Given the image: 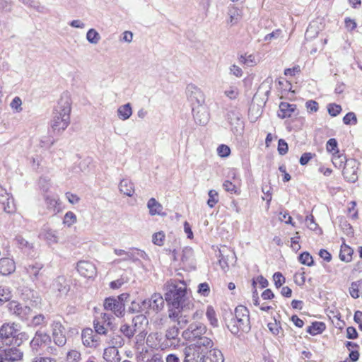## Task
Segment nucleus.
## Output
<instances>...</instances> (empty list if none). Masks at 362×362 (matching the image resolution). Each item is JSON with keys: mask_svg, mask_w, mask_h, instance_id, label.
I'll list each match as a JSON object with an SVG mask.
<instances>
[{"mask_svg": "<svg viewBox=\"0 0 362 362\" xmlns=\"http://www.w3.org/2000/svg\"><path fill=\"white\" fill-rule=\"evenodd\" d=\"M268 328L270 332L276 336H283V330L281 326L275 321L274 322H269L268 324Z\"/></svg>", "mask_w": 362, "mask_h": 362, "instance_id": "49", "label": "nucleus"}, {"mask_svg": "<svg viewBox=\"0 0 362 362\" xmlns=\"http://www.w3.org/2000/svg\"><path fill=\"white\" fill-rule=\"evenodd\" d=\"M117 116L122 120L128 119L132 115V108L130 103L119 106L117 109Z\"/></svg>", "mask_w": 362, "mask_h": 362, "instance_id": "31", "label": "nucleus"}, {"mask_svg": "<svg viewBox=\"0 0 362 362\" xmlns=\"http://www.w3.org/2000/svg\"><path fill=\"white\" fill-rule=\"evenodd\" d=\"M217 153L221 157H227L230 153V149L228 146L221 144L217 148Z\"/></svg>", "mask_w": 362, "mask_h": 362, "instance_id": "56", "label": "nucleus"}, {"mask_svg": "<svg viewBox=\"0 0 362 362\" xmlns=\"http://www.w3.org/2000/svg\"><path fill=\"white\" fill-rule=\"evenodd\" d=\"M71 100L68 93H64L52 113L50 127L55 134H61L70 124Z\"/></svg>", "mask_w": 362, "mask_h": 362, "instance_id": "1", "label": "nucleus"}, {"mask_svg": "<svg viewBox=\"0 0 362 362\" xmlns=\"http://www.w3.org/2000/svg\"><path fill=\"white\" fill-rule=\"evenodd\" d=\"M325 329V323L322 322H315L307 329V332L311 335H317L322 333Z\"/></svg>", "mask_w": 362, "mask_h": 362, "instance_id": "35", "label": "nucleus"}, {"mask_svg": "<svg viewBox=\"0 0 362 362\" xmlns=\"http://www.w3.org/2000/svg\"><path fill=\"white\" fill-rule=\"evenodd\" d=\"M81 360V353L75 349L70 350L66 354V362H80Z\"/></svg>", "mask_w": 362, "mask_h": 362, "instance_id": "42", "label": "nucleus"}, {"mask_svg": "<svg viewBox=\"0 0 362 362\" xmlns=\"http://www.w3.org/2000/svg\"><path fill=\"white\" fill-rule=\"evenodd\" d=\"M81 339L83 344L88 347L96 348L100 345L99 338L94 334L90 328H86L82 331Z\"/></svg>", "mask_w": 362, "mask_h": 362, "instance_id": "18", "label": "nucleus"}, {"mask_svg": "<svg viewBox=\"0 0 362 362\" xmlns=\"http://www.w3.org/2000/svg\"><path fill=\"white\" fill-rule=\"evenodd\" d=\"M343 122L345 124H356L357 119L356 115L354 112L347 113L343 118Z\"/></svg>", "mask_w": 362, "mask_h": 362, "instance_id": "57", "label": "nucleus"}, {"mask_svg": "<svg viewBox=\"0 0 362 362\" xmlns=\"http://www.w3.org/2000/svg\"><path fill=\"white\" fill-rule=\"evenodd\" d=\"M105 341L109 346L117 348L122 347L126 343V340L119 331L109 333L106 337Z\"/></svg>", "mask_w": 362, "mask_h": 362, "instance_id": "23", "label": "nucleus"}, {"mask_svg": "<svg viewBox=\"0 0 362 362\" xmlns=\"http://www.w3.org/2000/svg\"><path fill=\"white\" fill-rule=\"evenodd\" d=\"M327 111L331 116L336 117L341 111V107L335 103H330L327 106Z\"/></svg>", "mask_w": 362, "mask_h": 362, "instance_id": "52", "label": "nucleus"}, {"mask_svg": "<svg viewBox=\"0 0 362 362\" xmlns=\"http://www.w3.org/2000/svg\"><path fill=\"white\" fill-rule=\"evenodd\" d=\"M359 163L353 158L346 160L344 165L343 176L348 182H355L358 180V169Z\"/></svg>", "mask_w": 362, "mask_h": 362, "instance_id": "9", "label": "nucleus"}, {"mask_svg": "<svg viewBox=\"0 0 362 362\" xmlns=\"http://www.w3.org/2000/svg\"><path fill=\"white\" fill-rule=\"evenodd\" d=\"M288 144L285 140L281 139L278 142V152L280 155H285L288 152Z\"/></svg>", "mask_w": 362, "mask_h": 362, "instance_id": "60", "label": "nucleus"}, {"mask_svg": "<svg viewBox=\"0 0 362 362\" xmlns=\"http://www.w3.org/2000/svg\"><path fill=\"white\" fill-rule=\"evenodd\" d=\"M117 349L111 346L105 348L103 353V358L107 362H119L121 358Z\"/></svg>", "mask_w": 362, "mask_h": 362, "instance_id": "27", "label": "nucleus"}, {"mask_svg": "<svg viewBox=\"0 0 362 362\" xmlns=\"http://www.w3.org/2000/svg\"><path fill=\"white\" fill-rule=\"evenodd\" d=\"M76 268L78 273L86 278L91 279L97 275L96 267L89 261H79Z\"/></svg>", "mask_w": 362, "mask_h": 362, "instance_id": "15", "label": "nucleus"}, {"mask_svg": "<svg viewBox=\"0 0 362 362\" xmlns=\"http://www.w3.org/2000/svg\"><path fill=\"white\" fill-rule=\"evenodd\" d=\"M28 339V336L26 332L18 330L11 341L14 345L19 346L23 341H27Z\"/></svg>", "mask_w": 362, "mask_h": 362, "instance_id": "41", "label": "nucleus"}, {"mask_svg": "<svg viewBox=\"0 0 362 362\" xmlns=\"http://www.w3.org/2000/svg\"><path fill=\"white\" fill-rule=\"evenodd\" d=\"M16 264L12 259L3 257L0 259V274L8 275L14 272Z\"/></svg>", "mask_w": 362, "mask_h": 362, "instance_id": "25", "label": "nucleus"}, {"mask_svg": "<svg viewBox=\"0 0 362 362\" xmlns=\"http://www.w3.org/2000/svg\"><path fill=\"white\" fill-rule=\"evenodd\" d=\"M165 235L163 232H158L153 235V242L155 245H163L164 241Z\"/></svg>", "mask_w": 362, "mask_h": 362, "instance_id": "59", "label": "nucleus"}, {"mask_svg": "<svg viewBox=\"0 0 362 362\" xmlns=\"http://www.w3.org/2000/svg\"><path fill=\"white\" fill-rule=\"evenodd\" d=\"M147 208L149 210V214L151 216H165V213L163 212V206L155 198H151L148 201Z\"/></svg>", "mask_w": 362, "mask_h": 362, "instance_id": "26", "label": "nucleus"}, {"mask_svg": "<svg viewBox=\"0 0 362 362\" xmlns=\"http://www.w3.org/2000/svg\"><path fill=\"white\" fill-rule=\"evenodd\" d=\"M18 330V325L14 322L4 323L0 327V338L5 340L6 344H8V341L11 344V339H13Z\"/></svg>", "mask_w": 362, "mask_h": 362, "instance_id": "14", "label": "nucleus"}, {"mask_svg": "<svg viewBox=\"0 0 362 362\" xmlns=\"http://www.w3.org/2000/svg\"><path fill=\"white\" fill-rule=\"evenodd\" d=\"M105 325L103 322H100L98 320H95L93 322L95 331L98 334L100 335H107L108 334L107 328L105 327Z\"/></svg>", "mask_w": 362, "mask_h": 362, "instance_id": "43", "label": "nucleus"}, {"mask_svg": "<svg viewBox=\"0 0 362 362\" xmlns=\"http://www.w3.org/2000/svg\"><path fill=\"white\" fill-rule=\"evenodd\" d=\"M52 338L58 346H63L66 343V330L59 321H54L52 325Z\"/></svg>", "mask_w": 362, "mask_h": 362, "instance_id": "12", "label": "nucleus"}, {"mask_svg": "<svg viewBox=\"0 0 362 362\" xmlns=\"http://www.w3.org/2000/svg\"><path fill=\"white\" fill-rule=\"evenodd\" d=\"M23 357V352L16 347L4 349L0 352V362H19Z\"/></svg>", "mask_w": 362, "mask_h": 362, "instance_id": "11", "label": "nucleus"}, {"mask_svg": "<svg viewBox=\"0 0 362 362\" xmlns=\"http://www.w3.org/2000/svg\"><path fill=\"white\" fill-rule=\"evenodd\" d=\"M210 349H200L194 346H187L183 349V362H204L206 354Z\"/></svg>", "mask_w": 362, "mask_h": 362, "instance_id": "6", "label": "nucleus"}, {"mask_svg": "<svg viewBox=\"0 0 362 362\" xmlns=\"http://www.w3.org/2000/svg\"><path fill=\"white\" fill-rule=\"evenodd\" d=\"M179 334V328L176 325L170 327L165 331V337L168 340L175 339Z\"/></svg>", "mask_w": 362, "mask_h": 362, "instance_id": "47", "label": "nucleus"}, {"mask_svg": "<svg viewBox=\"0 0 362 362\" xmlns=\"http://www.w3.org/2000/svg\"><path fill=\"white\" fill-rule=\"evenodd\" d=\"M297 110L295 104H291L287 102H281L279 104V110L278 111V117L284 119L291 117Z\"/></svg>", "mask_w": 362, "mask_h": 362, "instance_id": "22", "label": "nucleus"}, {"mask_svg": "<svg viewBox=\"0 0 362 362\" xmlns=\"http://www.w3.org/2000/svg\"><path fill=\"white\" fill-rule=\"evenodd\" d=\"M86 39L90 43L96 45L100 40V35L95 29L91 28L87 32Z\"/></svg>", "mask_w": 362, "mask_h": 362, "instance_id": "40", "label": "nucleus"}, {"mask_svg": "<svg viewBox=\"0 0 362 362\" xmlns=\"http://www.w3.org/2000/svg\"><path fill=\"white\" fill-rule=\"evenodd\" d=\"M165 299L170 308H189L193 304L187 296V285L184 281L170 280L165 284Z\"/></svg>", "mask_w": 362, "mask_h": 362, "instance_id": "2", "label": "nucleus"}, {"mask_svg": "<svg viewBox=\"0 0 362 362\" xmlns=\"http://www.w3.org/2000/svg\"><path fill=\"white\" fill-rule=\"evenodd\" d=\"M349 159H346V156L343 154H339V151L333 153L332 156V163L337 168H341L344 164L346 163V160Z\"/></svg>", "mask_w": 362, "mask_h": 362, "instance_id": "37", "label": "nucleus"}, {"mask_svg": "<svg viewBox=\"0 0 362 362\" xmlns=\"http://www.w3.org/2000/svg\"><path fill=\"white\" fill-rule=\"evenodd\" d=\"M226 325L233 334H238L240 332H248L251 329L248 309L243 305L237 306L235 309L234 316Z\"/></svg>", "mask_w": 362, "mask_h": 362, "instance_id": "4", "label": "nucleus"}, {"mask_svg": "<svg viewBox=\"0 0 362 362\" xmlns=\"http://www.w3.org/2000/svg\"><path fill=\"white\" fill-rule=\"evenodd\" d=\"M326 148L328 152H333L338 151L337 149V141L335 139H329L326 145Z\"/></svg>", "mask_w": 362, "mask_h": 362, "instance_id": "63", "label": "nucleus"}, {"mask_svg": "<svg viewBox=\"0 0 362 362\" xmlns=\"http://www.w3.org/2000/svg\"><path fill=\"white\" fill-rule=\"evenodd\" d=\"M186 95L190 102L192 107L203 105L205 103V96L199 88L193 83H189L186 88Z\"/></svg>", "mask_w": 362, "mask_h": 362, "instance_id": "8", "label": "nucleus"}, {"mask_svg": "<svg viewBox=\"0 0 362 362\" xmlns=\"http://www.w3.org/2000/svg\"><path fill=\"white\" fill-rule=\"evenodd\" d=\"M22 100L19 97H15L11 103V107L16 110V112H20L22 110L21 107Z\"/></svg>", "mask_w": 362, "mask_h": 362, "instance_id": "62", "label": "nucleus"}, {"mask_svg": "<svg viewBox=\"0 0 362 362\" xmlns=\"http://www.w3.org/2000/svg\"><path fill=\"white\" fill-rule=\"evenodd\" d=\"M114 252L117 256L125 255L124 257L115 259L113 263L115 264H120L122 262L132 261L135 262L138 261L137 249H133L129 251H125L121 249H115Z\"/></svg>", "mask_w": 362, "mask_h": 362, "instance_id": "19", "label": "nucleus"}, {"mask_svg": "<svg viewBox=\"0 0 362 362\" xmlns=\"http://www.w3.org/2000/svg\"><path fill=\"white\" fill-rule=\"evenodd\" d=\"M227 118L231 125H238L240 119V114L237 110H231L228 112Z\"/></svg>", "mask_w": 362, "mask_h": 362, "instance_id": "44", "label": "nucleus"}, {"mask_svg": "<svg viewBox=\"0 0 362 362\" xmlns=\"http://www.w3.org/2000/svg\"><path fill=\"white\" fill-rule=\"evenodd\" d=\"M47 321L45 317L43 315H37L33 317L31 320V325L34 327L45 325Z\"/></svg>", "mask_w": 362, "mask_h": 362, "instance_id": "53", "label": "nucleus"}, {"mask_svg": "<svg viewBox=\"0 0 362 362\" xmlns=\"http://www.w3.org/2000/svg\"><path fill=\"white\" fill-rule=\"evenodd\" d=\"M69 290L70 286L64 276H57L49 286L50 292L57 296L66 295Z\"/></svg>", "mask_w": 362, "mask_h": 362, "instance_id": "10", "label": "nucleus"}, {"mask_svg": "<svg viewBox=\"0 0 362 362\" xmlns=\"http://www.w3.org/2000/svg\"><path fill=\"white\" fill-rule=\"evenodd\" d=\"M51 343V337L45 332L37 331L30 342L32 351L40 354V351Z\"/></svg>", "mask_w": 362, "mask_h": 362, "instance_id": "7", "label": "nucleus"}, {"mask_svg": "<svg viewBox=\"0 0 362 362\" xmlns=\"http://www.w3.org/2000/svg\"><path fill=\"white\" fill-rule=\"evenodd\" d=\"M119 188L122 193L128 197H132L134 192V184L127 179H123L120 181Z\"/></svg>", "mask_w": 362, "mask_h": 362, "instance_id": "30", "label": "nucleus"}, {"mask_svg": "<svg viewBox=\"0 0 362 362\" xmlns=\"http://www.w3.org/2000/svg\"><path fill=\"white\" fill-rule=\"evenodd\" d=\"M209 358L211 362H223L224 358L222 352L217 349L211 348L209 350Z\"/></svg>", "mask_w": 362, "mask_h": 362, "instance_id": "38", "label": "nucleus"}, {"mask_svg": "<svg viewBox=\"0 0 362 362\" xmlns=\"http://www.w3.org/2000/svg\"><path fill=\"white\" fill-rule=\"evenodd\" d=\"M362 281H357L353 282L349 288V293L352 298H358L359 297V288Z\"/></svg>", "mask_w": 362, "mask_h": 362, "instance_id": "48", "label": "nucleus"}, {"mask_svg": "<svg viewBox=\"0 0 362 362\" xmlns=\"http://www.w3.org/2000/svg\"><path fill=\"white\" fill-rule=\"evenodd\" d=\"M15 242L18 247L24 252L30 255L33 252V243L28 242L22 235H17L15 238Z\"/></svg>", "mask_w": 362, "mask_h": 362, "instance_id": "28", "label": "nucleus"}, {"mask_svg": "<svg viewBox=\"0 0 362 362\" xmlns=\"http://www.w3.org/2000/svg\"><path fill=\"white\" fill-rule=\"evenodd\" d=\"M198 293L203 296H208L210 293V287L207 283H202L198 286Z\"/></svg>", "mask_w": 362, "mask_h": 362, "instance_id": "55", "label": "nucleus"}, {"mask_svg": "<svg viewBox=\"0 0 362 362\" xmlns=\"http://www.w3.org/2000/svg\"><path fill=\"white\" fill-rule=\"evenodd\" d=\"M218 202V192L216 190L211 189L209 192V199L207 204L209 207L212 208Z\"/></svg>", "mask_w": 362, "mask_h": 362, "instance_id": "50", "label": "nucleus"}, {"mask_svg": "<svg viewBox=\"0 0 362 362\" xmlns=\"http://www.w3.org/2000/svg\"><path fill=\"white\" fill-rule=\"evenodd\" d=\"M8 308L10 313L15 314L22 320H27V315L30 312V309L28 306L23 307L16 301H11L8 304Z\"/></svg>", "mask_w": 362, "mask_h": 362, "instance_id": "20", "label": "nucleus"}, {"mask_svg": "<svg viewBox=\"0 0 362 362\" xmlns=\"http://www.w3.org/2000/svg\"><path fill=\"white\" fill-rule=\"evenodd\" d=\"M238 94V89L235 87H230L228 90L225 91V95L231 100L237 98Z\"/></svg>", "mask_w": 362, "mask_h": 362, "instance_id": "64", "label": "nucleus"}, {"mask_svg": "<svg viewBox=\"0 0 362 362\" xmlns=\"http://www.w3.org/2000/svg\"><path fill=\"white\" fill-rule=\"evenodd\" d=\"M206 315L211 325L216 327H218V320L216 317V312L211 306H208L206 312Z\"/></svg>", "mask_w": 362, "mask_h": 362, "instance_id": "39", "label": "nucleus"}, {"mask_svg": "<svg viewBox=\"0 0 362 362\" xmlns=\"http://www.w3.org/2000/svg\"><path fill=\"white\" fill-rule=\"evenodd\" d=\"M192 110L194 121L197 124L204 126L208 123L209 114L204 105L192 107Z\"/></svg>", "mask_w": 362, "mask_h": 362, "instance_id": "17", "label": "nucleus"}, {"mask_svg": "<svg viewBox=\"0 0 362 362\" xmlns=\"http://www.w3.org/2000/svg\"><path fill=\"white\" fill-rule=\"evenodd\" d=\"M44 265L40 262H35L30 264H28L26 267V272L32 281H35L38 279L39 276L40 274V272L43 268Z\"/></svg>", "mask_w": 362, "mask_h": 362, "instance_id": "29", "label": "nucleus"}, {"mask_svg": "<svg viewBox=\"0 0 362 362\" xmlns=\"http://www.w3.org/2000/svg\"><path fill=\"white\" fill-rule=\"evenodd\" d=\"M144 300L141 302H132L130 306L129 307V312L132 313H139L142 312H145L146 313V305H144Z\"/></svg>", "mask_w": 362, "mask_h": 362, "instance_id": "36", "label": "nucleus"}, {"mask_svg": "<svg viewBox=\"0 0 362 362\" xmlns=\"http://www.w3.org/2000/svg\"><path fill=\"white\" fill-rule=\"evenodd\" d=\"M119 332L127 342H130L135 335L134 330L130 327V325L127 323H124L120 325Z\"/></svg>", "mask_w": 362, "mask_h": 362, "instance_id": "34", "label": "nucleus"}, {"mask_svg": "<svg viewBox=\"0 0 362 362\" xmlns=\"http://www.w3.org/2000/svg\"><path fill=\"white\" fill-rule=\"evenodd\" d=\"M299 262L307 266H312L314 264L313 257L308 252L301 253L298 257Z\"/></svg>", "mask_w": 362, "mask_h": 362, "instance_id": "46", "label": "nucleus"}, {"mask_svg": "<svg viewBox=\"0 0 362 362\" xmlns=\"http://www.w3.org/2000/svg\"><path fill=\"white\" fill-rule=\"evenodd\" d=\"M182 337L189 342V346L200 349H211L214 344L213 340L207 336L206 326L199 322L191 323L188 327L182 332Z\"/></svg>", "mask_w": 362, "mask_h": 362, "instance_id": "3", "label": "nucleus"}, {"mask_svg": "<svg viewBox=\"0 0 362 362\" xmlns=\"http://www.w3.org/2000/svg\"><path fill=\"white\" fill-rule=\"evenodd\" d=\"M356 203L354 201L351 202L348 206V213L353 219L358 218V211L356 209Z\"/></svg>", "mask_w": 362, "mask_h": 362, "instance_id": "58", "label": "nucleus"}, {"mask_svg": "<svg viewBox=\"0 0 362 362\" xmlns=\"http://www.w3.org/2000/svg\"><path fill=\"white\" fill-rule=\"evenodd\" d=\"M193 307L194 305L191 304L189 308H182V306L177 308H169L168 317L173 322H177V325L182 328L189 322V315L188 313L192 310Z\"/></svg>", "mask_w": 362, "mask_h": 362, "instance_id": "5", "label": "nucleus"}, {"mask_svg": "<svg viewBox=\"0 0 362 362\" xmlns=\"http://www.w3.org/2000/svg\"><path fill=\"white\" fill-rule=\"evenodd\" d=\"M0 204H2L4 210L6 213H12L15 211L13 199L9 194L0 197Z\"/></svg>", "mask_w": 362, "mask_h": 362, "instance_id": "32", "label": "nucleus"}, {"mask_svg": "<svg viewBox=\"0 0 362 362\" xmlns=\"http://www.w3.org/2000/svg\"><path fill=\"white\" fill-rule=\"evenodd\" d=\"M144 305H146V313H149V310L158 313L164 307V300L160 294L153 293L151 298L144 300Z\"/></svg>", "mask_w": 362, "mask_h": 362, "instance_id": "16", "label": "nucleus"}, {"mask_svg": "<svg viewBox=\"0 0 362 362\" xmlns=\"http://www.w3.org/2000/svg\"><path fill=\"white\" fill-rule=\"evenodd\" d=\"M148 320L145 315L140 314L137 315L132 319V325H130V327L134 330L135 334L141 331L146 330L145 326L148 325Z\"/></svg>", "mask_w": 362, "mask_h": 362, "instance_id": "24", "label": "nucleus"}, {"mask_svg": "<svg viewBox=\"0 0 362 362\" xmlns=\"http://www.w3.org/2000/svg\"><path fill=\"white\" fill-rule=\"evenodd\" d=\"M103 305L105 310L112 311L117 317H121L124 315V303L115 298H107Z\"/></svg>", "mask_w": 362, "mask_h": 362, "instance_id": "13", "label": "nucleus"}, {"mask_svg": "<svg viewBox=\"0 0 362 362\" xmlns=\"http://www.w3.org/2000/svg\"><path fill=\"white\" fill-rule=\"evenodd\" d=\"M273 279L274 281L275 286L277 288L281 287L282 284L285 282V278L280 272L274 273Z\"/></svg>", "mask_w": 362, "mask_h": 362, "instance_id": "61", "label": "nucleus"}, {"mask_svg": "<svg viewBox=\"0 0 362 362\" xmlns=\"http://www.w3.org/2000/svg\"><path fill=\"white\" fill-rule=\"evenodd\" d=\"M39 238L45 240L48 245L57 244L59 241L57 231L50 228L48 226H44L40 233Z\"/></svg>", "mask_w": 362, "mask_h": 362, "instance_id": "21", "label": "nucleus"}, {"mask_svg": "<svg viewBox=\"0 0 362 362\" xmlns=\"http://www.w3.org/2000/svg\"><path fill=\"white\" fill-rule=\"evenodd\" d=\"M305 107L308 113H313L318 110L319 105L316 101L310 100L305 103Z\"/></svg>", "mask_w": 362, "mask_h": 362, "instance_id": "54", "label": "nucleus"}, {"mask_svg": "<svg viewBox=\"0 0 362 362\" xmlns=\"http://www.w3.org/2000/svg\"><path fill=\"white\" fill-rule=\"evenodd\" d=\"M76 222V216L71 211H68L65 214L63 223L68 226H72Z\"/></svg>", "mask_w": 362, "mask_h": 362, "instance_id": "51", "label": "nucleus"}, {"mask_svg": "<svg viewBox=\"0 0 362 362\" xmlns=\"http://www.w3.org/2000/svg\"><path fill=\"white\" fill-rule=\"evenodd\" d=\"M354 250L349 245L342 244L339 252V259L345 262H349L352 259Z\"/></svg>", "mask_w": 362, "mask_h": 362, "instance_id": "33", "label": "nucleus"}, {"mask_svg": "<svg viewBox=\"0 0 362 362\" xmlns=\"http://www.w3.org/2000/svg\"><path fill=\"white\" fill-rule=\"evenodd\" d=\"M12 295L9 288L0 287V305L10 300Z\"/></svg>", "mask_w": 362, "mask_h": 362, "instance_id": "45", "label": "nucleus"}]
</instances>
